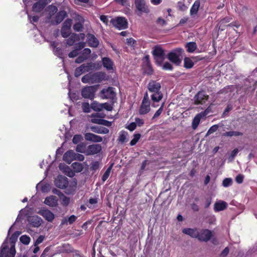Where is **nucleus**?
<instances>
[{
    "label": "nucleus",
    "mask_w": 257,
    "mask_h": 257,
    "mask_svg": "<svg viewBox=\"0 0 257 257\" xmlns=\"http://www.w3.org/2000/svg\"><path fill=\"white\" fill-rule=\"evenodd\" d=\"M150 92L152 93L151 99L153 101L158 102L163 98V95L161 91V85L160 82L155 80H151L147 86Z\"/></svg>",
    "instance_id": "nucleus-1"
},
{
    "label": "nucleus",
    "mask_w": 257,
    "mask_h": 257,
    "mask_svg": "<svg viewBox=\"0 0 257 257\" xmlns=\"http://www.w3.org/2000/svg\"><path fill=\"white\" fill-rule=\"evenodd\" d=\"M105 74L102 72H98L93 73H88L82 77L81 81L84 83H99L105 80Z\"/></svg>",
    "instance_id": "nucleus-2"
},
{
    "label": "nucleus",
    "mask_w": 257,
    "mask_h": 257,
    "mask_svg": "<svg viewBox=\"0 0 257 257\" xmlns=\"http://www.w3.org/2000/svg\"><path fill=\"white\" fill-rule=\"evenodd\" d=\"M97 68H98V64H96L95 63L90 62L83 64L80 66L76 68L74 75L75 77H78L83 73L97 69Z\"/></svg>",
    "instance_id": "nucleus-3"
},
{
    "label": "nucleus",
    "mask_w": 257,
    "mask_h": 257,
    "mask_svg": "<svg viewBox=\"0 0 257 257\" xmlns=\"http://www.w3.org/2000/svg\"><path fill=\"white\" fill-rule=\"evenodd\" d=\"M110 23L116 28L119 30L125 29L127 27V22L125 18L123 17H117L115 19H111Z\"/></svg>",
    "instance_id": "nucleus-4"
},
{
    "label": "nucleus",
    "mask_w": 257,
    "mask_h": 257,
    "mask_svg": "<svg viewBox=\"0 0 257 257\" xmlns=\"http://www.w3.org/2000/svg\"><path fill=\"white\" fill-rule=\"evenodd\" d=\"M115 88L112 87L102 89L100 92V96L102 99L113 100L116 96Z\"/></svg>",
    "instance_id": "nucleus-5"
},
{
    "label": "nucleus",
    "mask_w": 257,
    "mask_h": 257,
    "mask_svg": "<svg viewBox=\"0 0 257 257\" xmlns=\"http://www.w3.org/2000/svg\"><path fill=\"white\" fill-rule=\"evenodd\" d=\"M96 91V88L94 86H87L82 89L81 94L84 98L93 99Z\"/></svg>",
    "instance_id": "nucleus-6"
},
{
    "label": "nucleus",
    "mask_w": 257,
    "mask_h": 257,
    "mask_svg": "<svg viewBox=\"0 0 257 257\" xmlns=\"http://www.w3.org/2000/svg\"><path fill=\"white\" fill-rule=\"evenodd\" d=\"M135 4L137 10L139 12V16L143 13L148 14L150 12L149 7L146 5L145 0H135Z\"/></svg>",
    "instance_id": "nucleus-7"
},
{
    "label": "nucleus",
    "mask_w": 257,
    "mask_h": 257,
    "mask_svg": "<svg viewBox=\"0 0 257 257\" xmlns=\"http://www.w3.org/2000/svg\"><path fill=\"white\" fill-rule=\"evenodd\" d=\"M182 52V49H176L168 54V59L172 62L176 64V65H179L181 62L180 59V55Z\"/></svg>",
    "instance_id": "nucleus-8"
},
{
    "label": "nucleus",
    "mask_w": 257,
    "mask_h": 257,
    "mask_svg": "<svg viewBox=\"0 0 257 257\" xmlns=\"http://www.w3.org/2000/svg\"><path fill=\"white\" fill-rule=\"evenodd\" d=\"M153 54L156 62L159 64H161L164 58V50L160 47L156 46L154 48Z\"/></svg>",
    "instance_id": "nucleus-9"
},
{
    "label": "nucleus",
    "mask_w": 257,
    "mask_h": 257,
    "mask_svg": "<svg viewBox=\"0 0 257 257\" xmlns=\"http://www.w3.org/2000/svg\"><path fill=\"white\" fill-rule=\"evenodd\" d=\"M72 25V20L71 19H67L64 22L61 29V34L63 37H68L71 32V27Z\"/></svg>",
    "instance_id": "nucleus-10"
},
{
    "label": "nucleus",
    "mask_w": 257,
    "mask_h": 257,
    "mask_svg": "<svg viewBox=\"0 0 257 257\" xmlns=\"http://www.w3.org/2000/svg\"><path fill=\"white\" fill-rule=\"evenodd\" d=\"M212 236V232L210 230L204 229L198 231V239L201 241L207 242Z\"/></svg>",
    "instance_id": "nucleus-11"
},
{
    "label": "nucleus",
    "mask_w": 257,
    "mask_h": 257,
    "mask_svg": "<svg viewBox=\"0 0 257 257\" xmlns=\"http://www.w3.org/2000/svg\"><path fill=\"white\" fill-rule=\"evenodd\" d=\"M55 185L60 188H65L68 185V181L67 177L63 176H58L55 180Z\"/></svg>",
    "instance_id": "nucleus-12"
},
{
    "label": "nucleus",
    "mask_w": 257,
    "mask_h": 257,
    "mask_svg": "<svg viewBox=\"0 0 257 257\" xmlns=\"http://www.w3.org/2000/svg\"><path fill=\"white\" fill-rule=\"evenodd\" d=\"M101 150V146L99 144L89 145L87 149L86 155H91L99 153Z\"/></svg>",
    "instance_id": "nucleus-13"
},
{
    "label": "nucleus",
    "mask_w": 257,
    "mask_h": 257,
    "mask_svg": "<svg viewBox=\"0 0 257 257\" xmlns=\"http://www.w3.org/2000/svg\"><path fill=\"white\" fill-rule=\"evenodd\" d=\"M28 222L32 226L38 227L41 225L43 220L42 218L38 215H34L29 217Z\"/></svg>",
    "instance_id": "nucleus-14"
},
{
    "label": "nucleus",
    "mask_w": 257,
    "mask_h": 257,
    "mask_svg": "<svg viewBox=\"0 0 257 257\" xmlns=\"http://www.w3.org/2000/svg\"><path fill=\"white\" fill-rule=\"evenodd\" d=\"M208 113V109H206L204 112L197 114L194 118L192 122V128L195 130L199 125L201 117L205 116Z\"/></svg>",
    "instance_id": "nucleus-15"
},
{
    "label": "nucleus",
    "mask_w": 257,
    "mask_h": 257,
    "mask_svg": "<svg viewBox=\"0 0 257 257\" xmlns=\"http://www.w3.org/2000/svg\"><path fill=\"white\" fill-rule=\"evenodd\" d=\"M38 213L49 222H52L54 219V214L48 209H41Z\"/></svg>",
    "instance_id": "nucleus-16"
},
{
    "label": "nucleus",
    "mask_w": 257,
    "mask_h": 257,
    "mask_svg": "<svg viewBox=\"0 0 257 257\" xmlns=\"http://www.w3.org/2000/svg\"><path fill=\"white\" fill-rule=\"evenodd\" d=\"M84 137L85 140L88 141L99 143L102 141V138L100 136L92 133H87L85 134Z\"/></svg>",
    "instance_id": "nucleus-17"
},
{
    "label": "nucleus",
    "mask_w": 257,
    "mask_h": 257,
    "mask_svg": "<svg viewBox=\"0 0 257 257\" xmlns=\"http://www.w3.org/2000/svg\"><path fill=\"white\" fill-rule=\"evenodd\" d=\"M194 99L196 104L203 103L208 99V96L203 91H200L195 96Z\"/></svg>",
    "instance_id": "nucleus-18"
},
{
    "label": "nucleus",
    "mask_w": 257,
    "mask_h": 257,
    "mask_svg": "<svg viewBox=\"0 0 257 257\" xmlns=\"http://www.w3.org/2000/svg\"><path fill=\"white\" fill-rule=\"evenodd\" d=\"M67 16V13L65 11H61L57 14L55 20H51V22L53 24H58L60 23Z\"/></svg>",
    "instance_id": "nucleus-19"
},
{
    "label": "nucleus",
    "mask_w": 257,
    "mask_h": 257,
    "mask_svg": "<svg viewBox=\"0 0 257 257\" xmlns=\"http://www.w3.org/2000/svg\"><path fill=\"white\" fill-rule=\"evenodd\" d=\"M87 42L88 45L91 47H97L98 46L99 42L95 36L91 34L87 35Z\"/></svg>",
    "instance_id": "nucleus-20"
},
{
    "label": "nucleus",
    "mask_w": 257,
    "mask_h": 257,
    "mask_svg": "<svg viewBox=\"0 0 257 257\" xmlns=\"http://www.w3.org/2000/svg\"><path fill=\"white\" fill-rule=\"evenodd\" d=\"M44 203L49 206L55 207L58 204V199L56 196L51 195L46 197Z\"/></svg>",
    "instance_id": "nucleus-21"
},
{
    "label": "nucleus",
    "mask_w": 257,
    "mask_h": 257,
    "mask_svg": "<svg viewBox=\"0 0 257 257\" xmlns=\"http://www.w3.org/2000/svg\"><path fill=\"white\" fill-rule=\"evenodd\" d=\"M75 153L72 150L66 152L63 156V160L68 164H70L73 160H75Z\"/></svg>",
    "instance_id": "nucleus-22"
},
{
    "label": "nucleus",
    "mask_w": 257,
    "mask_h": 257,
    "mask_svg": "<svg viewBox=\"0 0 257 257\" xmlns=\"http://www.w3.org/2000/svg\"><path fill=\"white\" fill-rule=\"evenodd\" d=\"M227 203L222 200L216 201L214 205V209L216 212L222 211L226 208Z\"/></svg>",
    "instance_id": "nucleus-23"
},
{
    "label": "nucleus",
    "mask_w": 257,
    "mask_h": 257,
    "mask_svg": "<svg viewBox=\"0 0 257 257\" xmlns=\"http://www.w3.org/2000/svg\"><path fill=\"white\" fill-rule=\"evenodd\" d=\"M18 237L17 235L13 233L10 237V240H8V244L10 245V247L11 248V249H10L11 250V253L10 254L11 257H13V255L15 253V243Z\"/></svg>",
    "instance_id": "nucleus-24"
},
{
    "label": "nucleus",
    "mask_w": 257,
    "mask_h": 257,
    "mask_svg": "<svg viewBox=\"0 0 257 257\" xmlns=\"http://www.w3.org/2000/svg\"><path fill=\"white\" fill-rule=\"evenodd\" d=\"M248 81L249 82L250 87H253V89H255V86L257 85V70H254L251 74L249 76Z\"/></svg>",
    "instance_id": "nucleus-25"
},
{
    "label": "nucleus",
    "mask_w": 257,
    "mask_h": 257,
    "mask_svg": "<svg viewBox=\"0 0 257 257\" xmlns=\"http://www.w3.org/2000/svg\"><path fill=\"white\" fill-rule=\"evenodd\" d=\"M103 66L108 71L113 70V62L109 58L104 57L102 59Z\"/></svg>",
    "instance_id": "nucleus-26"
},
{
    "label": "nucleus",
    "mask_w": 257,
    "mask_h": 257,
    "mask_svg": "<svg viewBox=\"0 0 257 257\" xmlns=\"http://www.w3.org/2000/svg\"><path fill=\"white\" fill-rule=\"evenodd\" d=\"M183 233L187 234L193 238H198V231L196 228H184L183 229Z\"/></svg>",
    "instance_id": "nucleus-27"
},
{
    "label": "nucleus",
    "mask_w": 257,
    "mask_h": 257,
    "mask_svg": "<svg viewBox=\"0 0 257 257\" xmlns=\"http://www.w3.org/2000/svg\"><path fill=\"white\" fill-rule=\"evenodd\" d=\"M150 110V103L142 102L139 109V113L141 115H144L148 113Z\"/></svg>",
    "instance_id": "nucleus-28"
},
{
    "label": "nucleus",
    "mask_w": 257,
    "mask_h": 257,
    "mask_svg": "<svg viewBox=\"0 0 257 257\" xmlns=\"http://www.w3.org/2000/svg\"><path fill=\"white\" fill-rule=\"evenodd\" d=\"M200 5L199 1H196L191 8L190 15L192 17H194L197 14Z\"/></svg>",
    "instance_id": "nucleus-29"
},
{
    "label": "nucleus",
    "mask_w": 257,
    "mask_h": 257,
    "mask_svg": "<svg viewBox=\"0 0 257 257\" xmlns=\"http://www.w3.org/2000/svg\"><path fill=\"white\" fill-rule=\"evenodd\" d=\"M59 168L60 170L64 173L66 175L69 177L73 176V173L69 166L66 165L64 164H60L59 165Z\"/></svg>",
    "instance_id": "nucleus-30"
},
{
    "label": "nucleus",
    "mask_w": 257,
    "mask_h": 257,
    "mask_svg": "<svg viewBox=\"0 0 257 257\" xmlns=\"http://www.w3.org/2000/svg\"><path fill=\"white\" fill-rule=\"evenodd\" d=\"M91 130L97 134H107L109 133V130L103 126H92Z\"/></svg>",
    "instance_id": "nucleus-31"
},
{
    "label": "nucleus",
    "mask_w": 257,
    "mask_h": 257,
    "mask_svg": "<svg viewBox=\"0 0 257 257\" xmlns=\"http://www.w3.org/2000/svg\"><path fill=\"white\" fill-rule=\"evenodd\" d=\"M45 4L39 2L34 4L33 6V11L35 12H40L45 7Z\"/></svg>",
    "instance_id": "nucleus-32"
},
{
    "label": "nucleus",
    "mask_w": 257,
    "mask_h": 257,
    "mask_svg": "<svg viewBox=\"0 0 257 257\" xmlns=\"http://www.w3.org/2000/svg\"><path fill=\"white\" fill-rule=\"evenodd\" d=\"M186 48L188 52L192 53L197 49V45L195 42H189L186 44Z\"/></svg>",
    "instance_id": "nucleus-33"
},
{
    "label": "nucleus",
    "mask_w": 257,
    "mask_h": 257,
    "mask_svg": "<svg viewBox=\"0 0 257 257\" xmlns=\"http://www.w3.org/2000/svg\"><path fill=\"white\" fill-rule=\"evenodd\" d=\"M79 22L76 23L73 26V29L75 31L77 32H80L83 29V18L80 17L79 19Z\"/></svg>",
    "instance_id": "nucleus-34"
},
{
    "label": "nucleus",
    "mask_w": 257,
    "mask_h": 257,
    "mask_svg": "<svg viewBox=\"0 0 257 257\" xmlns=\"http://www.w3.org/2000/svg\"><path fill=\"white\" fill-rule=\"evenodd\" d=\"M104 116L101 115L100 114L96 113L92 114L91 115V122L94 123L99 124H100V122L102 120V119L99 118V117H104Z\"/></svg>",
    "instance_id": "nucleus-35"
},
{
    "label": "nucleus",
    "mask_w": 257,
    "mask_h": 257,
    "mask_svg": "<svg viewBox=\"0 0 257 257\" xmlns=\"http://www.w3.org/2000/svg\"><path fill=\"white\" fill-rule=\"evenodd\" d=\"M78 39V35L76 34H72L67 40V44L72 46Z\"/></svg>",
    "instance_id": "nucleus-36"
},
{
    "label": "nucleus",
    "mask_w": 257,
    "mask_h": 257,
    "mask_svg": "<svg viewBox=\"0 0 257 257\" xmlns=\"http://www.w3.org/2000/svg\"><path fill=\"white\" fill-rule=\"evenodd\" d=\"M91 108L94 111H100L102 110V103L94 101L91 104Z\"/></svg>",
    "instance_id": "nucleus-37"
},
{
    "label": "nucleus",
    "mask_w": 257,
    "mask_h": 257,
    "mask_svg": "<svg viewBox=\"0 0 257 257\" xmlns=\"http://www.w3.org/2000/svg\"><path fill=\"white\" fill-rule=\"evenodd\" d=\"M72 167H73L74 171L76 172H80L83 169V165L78 162H74L72 164Z\"/></svg>",
    "instance_id": "nucleus-38"
},
{
    "label": "nucleus",
    "mask_w": 257,
    "mask_h": 257,
    "mask_svg": "<svg viewBox=\"0 0 257 257\" xmlns=\"http://www.w3.org/2000/svg\"><path fill=\"white\" fill-rule=\"evenodd\" d=\"M37 189L40 188L43 192H48L50 190V186L48 184L43 185L42 184L39 183L36 186Z\"/></svg>",
    "instance_id": "nucleus-39"
},
{
    "label": "nucleus",
    "mask_w": 257,
    "mask_h": 257,
    "mask_svg": "<svg viewBox=\"0 0 257 257\" xmlns=\"http://www.w3.org/2000/svg\"><path fill=\"white\" fill-rule=\"evenodd\" d=\"M184 65L186 68L189 69L193 66L194 62L190 58L186 57L184 60Z\"/></svg>",
    "instance_id": "nucleus-40"
},
{
    "label": "nucleus",
    "mask_w": 257,
    "mask_h": 257,
    "mask_svg": "<svg viewBox=\"0 0 257 257\" xmlns=\"http://www.w3.org/2000/svg\"><path fill=\"white\" fill-rule=\"evenodd\" d=\"M127 133L124 131H121L119 133V135L118 138V142L121 143H123L125 142Z\"/></svg>",
    "instance_id": "nucleus-41"
},
{
    "label": "nucleus",
    "mask_w": 257,
    "mask_h": 257,
    "mask_svg": "<svg viewBox=\"0 0 257 257\" xmlns=\"http://www.w3.org/2000/svg\"><path fill=\"white\" fill-rule=\"evenodd\" d=\"M242 134L241 132L238 131H230L227 132L223 134V136L225 137H233V136H242Z\"/></svg>",
    "instance_id": "nucleus-42"
},
{
    "label": "nucleus",
    "mask_w": 257,
    "mask_h": 257,
    "mask_svg": "<svg viewBox=\"0 0 257 257\" xmlns=\"http://www.w3.org/2000/svg\"><path fill=\"white\" fill-rule=\"evenodd\" d=\"M112 167V165H111L110 166H109L107 169V170H106V171L103 175V176L102 177V181L103 182H105L108 179V177L109 176Z\"/></svg>",
    "instance_id": "nucleus-43"
},
{
    "label": "nucleus",
    "mask_w": 257,
    "mask_h": 257,
    "mask_svg": "<svg viewBox=\"0 0 257 257\" xmlns=\"http://www.w3.org/2000/svg\"><path fill=\"white\" fill-rule=\"evenodd\" d=\"M20 240L22 243L27 245L30 243L31 238L28 235H23L20 237Z\"/></svg>",
    "instance_id": "nucleus-44"
},
{
    "label": "nucleus",
    "mask_w": 257,
    "mask_h": 257,
    "mask_svg": "<svg viewBox=\"0 0 257 257\" xmlns=\"http://www.w3.org/2000/svg\"><path fill=\"white\" fill-rule=\"evenodd\" d=\"M60 199L61 204L63 206H67L70 203V198L63 194L61 196Z\"/></svg>",
    "instance_id": "nucleus-45"
},
{
    "label": "nucleus",
    "mask_w": 257,
    "mask_h": 257,
    "mask_svg": "<svg viewBox=\"0 0 257 257\" xmlns=\"http://www.w3.org/2000/svg\"><path fill=\"white\" fill-rule=\"evenodd\" d=\"M48 11L49 12V15L51 17L57 12L58 9L55 6L51 5L48 7Z\"/></svg>",
    "instance_id": "nucleus-46"
},
{
    "label": "nucleus",
    "mask_w": 257,
    "mask_h": 257,
    "mask_svg": "<svg viewBox=\"0 0 257 257\" xmlns=\"http://www.w3.org/2000/svg\"><path fill=\"white\" fill-rule=\"evenodd\" d=\"M177 8L179 10L181 11H182V12H184V11H186L187 9H188V7L187 6H186L185 4L184 3V2H178L177 3Z\"/></svg>",
    "instance_id": "nucleus-47"
},
{
    "label": "nucleus",
    "mask_w": 257,
    "mask_h": 257,
    "mask_svg": "<svg viewBox=\"0 0 257 257\" xmlns=\"http://www.w3.org/2000/svg\"><path fill=\"white\" fill-rule=\"evenodd\" d=\"M141 138V135L139 134H135L134 138L130 142L131 146H133L135 145Z\"/></svg>",
    "instance_id": "nucleus-48"
},
{
    "label": "nucleus",
    "mask_w": 257,
    "mask_h": 257,
    "mask_svg": "<svg viewBox=\"0 0 257 257\" xmlns=\"http://www.w3.org/2000/svg\"><path fill=\"white\" fill-rule=\"evenodd\" d=\"M164 106V103H163L161 106V107L159 108L158 110H157V111L154 114V116H153L152 119H155L157 117H158L162 112L163 108Z\"/></svg>",
    "instance_id": "nucleus-49"
},
{
    "label": "nucleus",
    "mask_w": 257,
    "mask_h": 257,
    "mask_svg": "<svg viewBox=\"0 0 257 257\" xmlns=\"http://www.w3.org/2000/svg\"><path fill=\"white\" fill-rule=\"evenodd\" d=\"M232 180L231 178H225L223 180L222 185L225 187H227L232 185Z\"/></svg>",
    "instance_id": "nucleus-50"
},
{
    "label": "nucleus",
    "mask_w": 257,
    "mask_h": 257,
    "mask_svg": "<svg viewBox=\"0 0 257 257\" xmlns=\"http://www.w3.org/2000/svg\"><path fill=\"white\" fill-rule=\"evenodd\" d=\"M238 152V150L237 149H234L230 153V156L228 157V160L230 161H232L234 157L236 156Z\"/></svg>",
    "instance_id": "nucleus-51"
},
{
    "label": "nucleus",
    "mask_w": 257,
    "mask_h": 257,
    "mask_svg": "<svg viewBox=\"0 0 257 257\" xmlns=\"http://www.w3.org/2000/svg\"><path fill=\"white\" fill-rule=\"evenodd\" d=\"M82 109L85 112H89L90 111V107L88 102H85L82 104Z\"/></svg>",
    "instance_id": "nucleus-52"
},
{
    "label": "nucleus",
    "mask_w": 257,
    "mask_h": 257,
    "mask_svg": "<svg viewBox=\"0 0 257 257\" xmlns=\"http://www.w3.org/2000/svg\"><path fill=\"white\" fill-rule=\"evenodd\" d=\"M82 137L81 135H76L73 137L72 142L74 144H77L82 140Z\"/></svg>",
    "instance_id": "nucleus-53"
},
{
    "label": "nucleus",
    "mask_w": 257,
    "mask_h": 257,
    "mask_svg": "<svg viewBox=\"0 0 257 257\" xmlns=\"http://www.w3.org/2000/svg\"><path fill=\"white\" fill-rule=\"evenodd\" d=\"M91 53V50L89 48H85L83 51L82 53V55L83 57H85L86 59H87V58L89 57V55Z\"/></svg>",
    "instance_id": "nucleus-54"
},
{
    "label": "nucleus",
    "mask_w": 257,
    "mask_h": 257,
    "mask_svg": "<svg viewBox=\"0 0 257 257\" xmlns=\"http://www.w3.org/2000/svg\"><path fill=\"white\" fill-rule=\"evenodd\" d=\"M218 128V125L217 124H215L212 125L208 131L207 134L210 135L216 132Z\"/></svg>",
    "instance_id": "nucleus-55"
},
{
    "label": "nucleus",
    "mask_w": 257,
    "mask_h": 257,
    "mask_svg": "<svg viewBox=\"0 0 257 257\" xmlns=\"http://www.w3.org/2000/svg\"><path fill=\"white\" fill-rule=\"evenodd\" d=\"M45 236L44 235H40L38 238L35 241L34 245L37 246L41 243L44 240Z\"/></svg>",
    "instance_id": "nucleus-56"
},
{
    "label": "nucleus",
    "mask_w": 257,
    "mask_h": 257,
    "mask_svg": "<svg viewBox=\"0 0 257 257\" xmlns=\"http://www.w3.org/2000/svg\"><path fill=\"white\" fill-rule=\"evenodd\" d=\"M109 18H110V17H108V16H104V15L101 16L100 17V20L103 23H104L106 25H108V23L109 22Z\"/></svg>",
    "instance_id": "nucleus-57"
},
{
    "label": "nucleus",
    "mask_w": 257,
    "mask_h": 257,
    "mask_svg": "<svg viewBox=\"0 0 257 257\" xmlns=\"http://www.w3.org/2000/svg\"><path fill=\"white\" fill-rule=\"evenodd\" d=\"M78 49L76 48L71 52H70L68 56L70 58H74L77 56L78 55Z\"/></svg>",
    "instance_id": "nucleus-58"
},
{
    "label": "nucleus",
    "mask_w": 257,
    "mask_h": 257,
    "mask_svg": "<svg viewBox=\"0 0 257 257\" xmlns=\"http://www.w3.org/2000/svg\"><path fill=\"white\" fill-rule=\"evenodd\" d=\"M112 105L108 103H102V109H105L108 111H111L112 109Z\"/></svg>",
    "instance_id": "nucleus-59"
},
{
    "label": "nucleus",
    "mask_w": 257,
    "mask_h": 257,
    "mask_svg": "<svg viewBox=\"0 0 257 257\" xmlns=\"http://www.w3.org/2000/svg\"><path fill=\"white\" fill-rule=\"evenodd\" d=\"M97 203V198H91L89 199V203L90 205H88L87 206L89 208L92 207V205L95 204Z\"/></svg>",
    "instance_id": "nucleus-60"
},
{
    "label": "nucleus",
    "mask_w": 257,
    "mask_h": 257,
    "mask_svg": "<svg viewBox=\"0 0 257 257\" xmlns=\"http://www.w3.org/2000/svg\"><path fill=\"white\" fill-rule=\"evenodd\" d=\"M86 60V57H83L82 55H81L76 59L75 62L76 63H81L82 62H84Z\"/></svg>",
    "instance_id": "nucleus-61"
},
{
    "label": "nucleus",
    "mask_w": 257,
    "mask_h": 257,
    "mask_svg": "<svg viewBox=\"0 0 257 257\" xmlns=\"http://www.w3.org/2000/svg\"><path fill=\"white\" fill-rule=\"evenodd\" d=\"M136 126H137L136 123H135V122H133L131 123L129 125H128L126 127V128L131 131H133L136 128Z\"/></svg>",
    "instance_id": "nucleus-62"
},
{
    "label": "nucleus",
    "mask_w": 257,
    "mask_h": 257,
    "mask_svg": "<svg viewBox=\"0 0 257 257\" xmlns=\"http://www.w3.org/2000/svg\"><path fill=\"white\" fill-rule=\"evenodd\" d=\"M165 70H171L173 68L172 65L169 62H165L163 66Z\"/></svg>",
    "instance_id": "nucleus-63"
},
{
    "label": "nucleus",
    "mask_w": 257,
    "mask_h": 257,
    "mask_svg": "<svg viewBox=\"0 0 257 257\" xmlns=\"http://www.w3.org/2000/svg\"><path fill=\"white\" fill-rule=\"evenodd\" d=\"M54 54L58 56L59 57L62 58V50L60 49H59L58 48H56L54 50Z\"/></svg>",
    "instance_id": "nucleus-64"
}]
</instances>
